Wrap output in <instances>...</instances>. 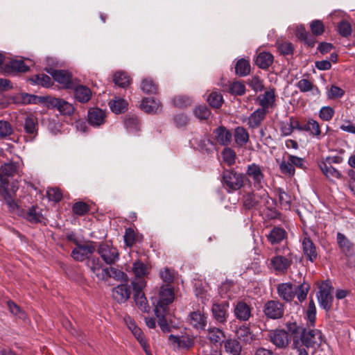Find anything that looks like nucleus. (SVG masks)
I'll list each match as a JSON object with an SVG mask.
<instances>
[{"instance_id": "412c9836", "label": "nucleus", "mask_w": 355, "mask_h": 355, "mask_svg": "<svg viewBox=\"0 0 355 355\" xmlns=\"http://www.w3.org/2000/svg\"><path fill=\"white\" fill-rule=\"evenodd\" d=\"M302 246L304 254L311 262H314L318 258L317 248L313 241L308 236L302 239Z\"/></svg>"}, {"instance_id": "603ef678", "label": "nucleus", "mask_w": 355, "mask_h": 355, "mask_svg": "<svg viewBox=\"0 0 355 355\" xmlns=\"http://www.w3.org/2000/svg\"><path fill=\"white\" fill-rule=\"evenodd\" d=\"M167 312V309H160V308H155V313L158 318V324L160 328L164 331L168 329V326L167 323V320L165 318L166 313Z\"/></svg>"}, {"instance_id": "4be33fe9", "label": "nucleus", "mask_w": 355, "mask_h": 355, "mask_svg": "<svg viewBox=\"0 0 355 355\" xmlns=\"http://www.w3.org/2000/svg\"><path fill=\"white\" fill-rule=\"evenodd\" d=\"M336 241L340 251L347 257L352 256L354 252V245L347 236L340 233L336 234Z\"/></svg>"}, {"instance_id": "c85d7f7f", "label": "nucleus", "mask_w": 355, "mask_h": 355, "mask_svg": "<svg viewBox=\"0 0 355 355\" xmlns=\"http://www.w3.org/2000/svg\"><path fill=\"white\" fill-rule=\"evenodd\" d=\"M267 111L260 108L253 112L248 118V125L251 128H257L260 126L266 118Z\"/></svg>"}, {"instance_id": "de8ad7c7", "label": "nucleus", "mask_w": 355, "mask_h": 355, "mask_svg": "<svg viewBox=\"0 0 355 355\" xmlns=\"http://www.w3.org/2000/svg\"><path fill=\"white\" fill-rule=\"evenodd\" d=\"M125 126L130 132H137L139 130L140 123L137 116H127L125 119Z\"/></svg>"}, {"instance_id": "e2e57ef3", "label": "nucleus", "mask_w": 355, "mask_h": 355, "mask_svg": "<svg viewBox=\"0 0 355 355\" xmlns=\"http://www.w3.org/2000/svg\"><path fill=\"white\" fill-rule=\"evenodd\" d=\"M310 28L312 33L315 36L321 35L324 31L322 21L318 19L313 20L310 24Z\"/></svg>"}, {"instance_id": "ea45409f", "label": "nucleus", "mask_w": 355, "mask_h": 355, "mask_svg": "<svg viewBox=\"0 0 355 355\" xmlns=\"http://www.w3.org/2000/svg\"><path fill=\"white\" fill-rule=\"evenodd\" d=\"M24 128L27 134L34 135L37 131V119L33 114L26 116Z\"/></svg>"}, {"instance_id": "423d86ee", "label": "nucleus", "mask_w": 355, "mask_h": 355, "mask_svg": "<svg viewBox=\"0 0 355 355\" xmlns=\"http://www.w3.org/2000/svg\"><path fill=\"white\" fill-rule=\"evenodd\" d=\"M97 252L108 265L114 264L119 259V253L117 248L109 243H101L99 245Z\"/></svg>"}, {"instance_id": "393cba45", "label": "nucleus", "mask_w": 355, "mask_h": 355, "mask_svg": "<svg viewBox=\"0 0 355 355\" xmlns=\"http://www.w3.org/2000/svg\"><path fill=\"white\" fill-rule=\"evenodd\" d=\"M168 340L171 344H177L178 348L188 349L194 345V338L189 335L178 336L171 334Z\"/></svg>"}, {"instance_id": "c756f323", "label": "nucleus", "mask_w": 355, "mask_h": 355, "mask_svg": "<svg viewBox=\"0 0 355 355\" xmlns=\"http://www.w3.org/2000/svg\"><path fill=\"white\" fill-rule=\"evenodd\" d=\"M92 94L91 89L86 86L78 85L74 88V98L81 103H87L91 99Z\"/></svg>"}, {"instance_id": "f257e3e1", "label": "nucleus", "mask_w": 355, "mask_h": 355, "mask_svg": "<svg viewBox=\"0 0 355 355\" xmlns=\"http://www.w3.org/2000/svg\"><path fill=\"white\" fill-rule=\"evenodd\" d=\"M322 342V332L316 329H304L301 336L296 337L294 340V349H296L297 355H309L304 347L316 349L320 346Z\"/></svg>"}, {"instance_id": "e433bc0d", "label": "nucleus", "mask_w": 355, "mask_h": 355, "mask_svg": "<svg viewBox=\"0 0 355 355\" xmlns=\"http://www.w3.org/2000/svg\"><path fill=\"white\" fill-rule=\"evenodd\" d=\"M208 338L214 344H221L225 338L223 331L218 327H209L207 329Z\"/></svg>"}, {"instance_id": "338daca9", "label": "nucleus", "mask_w": 355, "mask_h": 355, "mask_svg": "<svg viewBox=\"0 0 355 355\" xmlns=\"http://www.w3.org/2000/svg\"><path fill=\"white\" fill-rule=\"evenodd\" d=\"M309 290V286L307 284L303 283L297 286V293L295 295L300 302L306 299Z\"/></svg>"}, {"instance_id": "6e6552de", "label": "nucleus", "mask_w": 355, "mask_h": 355, "mask_svg": "<svg viewBox=\"0 0 355 355\" xmlns=\"http://www.w3.org/2000/svg\"><path fill=\"white\" fill-rule=\"evenodd\" d=\"M263 313L268 318L279 319L284 314V305L279 300H269L263 306Z\"/></svg>"}, {"instance_id": "72a5a7b5", "label": "nucleus", "mask_w": 355, "mask_h": 355, "mask_svg": "<svg viewBox=\"0 0 355 355\" xmlns=\"http://www.w3.org/2000/svg\"><path fill=\"white\" fill-rule=\"evenodd\" d=\"M274 57L268 52H261L258 54L255 63L256 64L262 69H268L273 62Z\"/></svg>"}, {"instance_id": "a878e982", "label": "nucleus", "mask_w": 355, "mask_h": 355, "mask_svg": "<svg viewBox=\"0 0 355 355\" xmlns=\"http://www.w3.org/2000/svg\"><path fill=\"white\" fill-rule=\"evenodd\" d=\"M235 334L238 339L247 344L251 343L256 338V336L248 324L241 325L236 329Z\"/></svg>"}, {"instance_id": "680f3d73", "label": "nucleus", "mask_w": 355, "mask_h": 355, "mask_svg": "<svg viewBox=\"0 0 355 355\" xmlns=\"http://www.w3.org/2000/svg\"><path fill=\"white\" fill-rule=\"evenodd\" d=\"M46 195L50 200L60 202L62 198L61 191L56 187L49 188L46 191Z\"/></svg>"}, {"instance_id": "5fc2aeb1", "label": "nucleus", "mask_w": 355, "mask_h": 355, "mask_svg": "<svg viewBox=\"0 0 355 355\" xmlns=\"http://www.w3.org/2000/svg\"><path fill=\"white\" fill-rule=\"evenodd\" d=\"M141 89L147 94L155 93L157 90V86L150 78H145L141 81Z\"/></svg>"}, {"instance_id": "052dcab7", "label": "nucleus", "mask_w": 355, "mask_h": 355, "mask_svg": "<svg viewBox=\"0 0 355 355\" xmlns=\"http://www.w3.org/2000/svg\"><path fill=\"white\" fill-rule=\"evenodd\" d=\"M194 115L200 120L207 119L211 112L209 108L205 105H200L195 108L193 110Z\"/></svg>"}, {"instance_id": "f03ea898", "label": "nucleus", "mask_w": 355, "mask_h": 355, "mask_svg": "<svg viewBox=\"0 0 355 355\" xmlns=\"http://www.w3.org/2000/svg\"><path fill=\"white\" fill-rule=\"evenodd\" d=\"M263 168V166L256 163H252L247 166L245 170V175L250 179L254 188L257 191L263 189L265 184Z\"/></svg>"}, {"instance_id": "f8f14e48", "label": "nucleus", "mask_w": 355, "mask_h": 355, "mask_svg": "<svg viewBox=\"0 0 355 355\" xmlns=\"http://www.w3.org/2000/svg\"><path fill=\"white\" fill-rule=\"evenodd\" d=\"M75 244L76 248L72 250L71 257L78 261H84L96 250L95 246L91 243L80 244L78 241H75Z\"/></svg>"}, {"instance_id": "6ab92c4d", "label": "nucleus", "mask_w": 355, "mask_h": 355, "mask_svg": "<svg viewBox=\"0 0 355 355\" xmlns=\"http://www.w3.org/2000/svg\"><path fill=\"white\" fill-rule=\"evenodd\" d=\"M47 72L51 75L54 80L62 85L64 88H71V75L64 70H55L49 69Z\"/></svg>"}, {"instance_id": "864d4df0", "label": "nucleus", "mask_w": 355, "mask_h": 355, "mask_svg": "<svg viewBox=\"0 0 355 355\" xmlns=\"http://www.w3.org/2000/svg\"><path fill=\"white\" fill-rule=\"evenodd\" d=\"M37 96L27 93H20L15 96V101L17 103L30 104L36 102Z\"/></svg>"}, {"instance_id": "5701e85b", "label": "nucleus", "mask_w": 355, "mask_h": 355, "mask_svg": "<svg viewBox=\"0 0 355 355\" xmlns=\"http://www.w3.org/2000/svg\"><path fill=\"white\" fill-rule=\"evenodd\" d=\"M252 309L250 305L243 301L238 302L234 309V313L236 319L241 321H248L252 314Z\"/></svg>"}, {"instance_id": "20e7f679", "label": "nucleus", "mask_w": 355, "mask_h": 355, "mask_svg": "<svg viewBox=\"0 0 355 355\" xmlns=\"http://www.w3.org/2000/svg\"><path fill=\"white\" fill-rule=\"evenodd\" d=\"M132 270L135 275V279L132 282L133 289L142 290L146 286L144 277L148 273V266L140 260H137L132 264Z\"/></svg>"}, {"instance_id": "4468645a", "label": "nucleus", "mask_w": 355, "mask_h": 355, "mask_svg": "<svg viewBox=\"0 0 355 355\" xmlns=\"http://www.w3.org/2000/svg\"><path fill=\"white\" fill-rule=\"evenodd\" d=\"M279 297L285 302L293 301L297 293V286L291 282L281 283L277 286Z\"/></svg>"}, {"instance_id": "bf43d9fd", "label": "nucleus", "mask_w": 355, "mask_h": 355, "mask_svg": "<svg viewBox=\"0 0 355 355\" xmlns=\"http://www.w3.org/2000/svg\"><path fill=\"white\" fill-rule=\"evenodd\" d=\"M229 92L232 94L241 96L245 92V85L239 81L233 82L230 85Z\"/></svg>"}, {"instance_id": "9b49d317", "label": "nucleus", "mask_w": 355, "mask_h": 355, "mask_svg": "<svg viewBox=\"0 0 355 355\" xmlns=\"http://www.w3.org/2000/svg\"><path fill=\"white\" fill-rule=\"evenodd\" d=\"M317 297L320 307L327 311H329L334 300L332 287L328 283L323 284L320 288Z\"/></svg>"}, {"instance_id": "2f4dec72", "label": "nucleus", "mask_w": 355, "mask_h": 355, "mask_svg": "<svg viewBox=\"0 0 355 355\" xmlns=\"http://www.w3.org/2000/svg\"><path fill=\"white\" fill-rule=\"evenodd\" d=\"M215 139L223 146L228 145L232 141L231 132L224 126H220L214 130Z\"/></svg>"}, {"instance_id": "3c124183", "label": "nucleus", "mask_w": 355, "mask_h": 355, "mask_svg": "<svg viewBox=\"0 0 355 355\" xmlns=\"http://www.w3.org/2000/svg\"><path fill=\"white\" fill-rule=\"evenodd\" d=\"M174 106L184 108L191 105L193 100L191 98L185 95H179L174 97L172 100Z\"/></svg>"}, {"instance_id": "c9c22d12", "label": "nucleus", "mask_w": 355, "mask_h": 355, "mask_svg": "<svg viewBox=\"0 0 355 355\" xmlns=\"http://www.w3.org/2000/svg\"><path fill=\"white\" fill-rule=\"evenodd\" d=\"M234 140L236 144L240 146H244L249 141V133L246 129L242 126H239L234 130Z\"/></svg>"}, {"instance_id": "1a4fd4ad", "label": "nucleus", "mask_w": 355, "mask_h": 355, "mask_svg": "<svg viewBox=\"0 0 355 355\" xmlns=\"http://www.w3.org/2000/svg\"><path fill=\"white\" fill-rule=\"evenodd\" d=\"M187 322L196 331H200L205 329L207 316L203 311H193L188 314Z\"/></svg>"}, {"instance_id": "8fccbe9b", "label": "nucleus", "mask_w": 355, "mask_h": 355, "mask_svg": "<svg viewBox=\"0 0 355 355\" xmlns=\"http://www.w3.org/2000/svg\"><path fill=\"white\" fill-rule=\"evenodd\" d=\"M113 80L116 85L123 88L128 86L130 83V77L123 71L116 72Z\"/></svg>"}, {"instance_id": "a18cd8bd", "label": "nucleus", "mask_w": 355, "mask_h": 355, "mask_svg": "<svg viewBox=\"0 0 355 355\" xmlns=\"http://www.w3.org/2000/svg\"><path fill=\"white\" fill-rule=\"evenodd\" d=\"M105 270H107L106 272L107 280L108 279V278L112 277L118 281H121L124 282H128V276L122 270L113 267L106 268Z\"/></svg>"}, {"instance_id": "473e14b6", "label": "nucleus", "mask_w": 355, "mask_h": 355, "mask_svg": "<svg viewBox=\"0 0 355 355\" xmlns=\"http://www.w3.org/2000/svg\"><path fill=\"white\" fill-rule=\"evenodd\" d=\"M296 87L299 89L301 92L305 93L311 92L313 96H320V91L318 87L308 79H301L296 83Z\"/></svg>"}, {"instance_id": "69168bd1", "label": "nucleus", "mask_w": 355, "mask_h": 355, "mask_svg": "<svg viewBox=\"0 0 355 355\" xmlns=\"http://www.w3.org/2000/svg\"><path fill=\"white\" fill-rule=\"evenodd\" d=\"M345 91L340 87L332 85L327 92V97L329 99L339 98L344 96Z\"/></svg>"}, {"instance_id": "39448f33", "label": "nucleus", "mask_w": 355, "mask_h": 355, "mask_svg": "<svg viewBox=\"0 0 355 355\" xmlns=\"http://www.w3.org/2000/svg\"><path fill=\"white\" fill-rule=\"evenodd\" d=\"M243 177L242 173L226 170L223 175V184L229 191H237L243 185Z\"/></svg>"}, {"instance_id": "a211bd4d", "label": "nucleus", "mask_w": 355, "mask_h": 355, "mask_svg": "<svg viewBox=\"0 0 355 355\" xmlns=\"http://www.w3.org/2000/svg\"><path fill=\"white\" fill-rule=\"evenodd\" d=\"M19 165L17 162H10L4 163L0 168V181L5 187L8 183L7 177L15 175L18 173Z\"/></svg>"}, {"instance_id": "aec40b11", "label": "nucleus", "mask_w": 355, "mask_h": 355, "mask_svg": "<svg viewBox=\"0 0 355 355\" xmlns=\"http://www.w3.org/2000/svg\"><path fill=\"white\" fill-rule=\"evenodd\" d=\"M88 122L94 127H99L105 122L106 113L103 110L98 107H93L89 110Z\"/></svg>"}, {"instance_id": "09e8293b", "label": "nucleus", "mask_w": 355, "mask_h": 355, "mask_svg": "<svg viewBox=\"0 0 355 355\" xmlns=\"http://www.w3.org/2000/svg\"><path fill=\"white\" fill-rule=\"evenodd\" d=\"M109 106L113 112L119 114L127 109L128 103L124 99L117 98L110 101L109 102Z\"/></svg>"}, {"instance_id": "58836bf2", "label": "nucleus", "mask_w": 355, "mask_h": 355, "mask_svg": "<svg viewBox=\"0 0 355 355\" xmlns=\"http://www.w3.org/2000/svg\"><path fill=\"white\" fill-rule=\"evenodd\" d=\"M319 166L322 173L329 180L340 179L342 174L340 171L327 164H319Z\"/></svg>"}, {"instance_id": "bb28decb", "label": "nucleus", "mask_w": 355, "mask_h": 355, "mask_svg": "<svg viewBox=\"0 0 355 355\" xmlns=\"http://www.w3.org/2000/svg\"><path fill=\"white\" fill-rule=\"evenodd\" d=\"M88 266L99 280L107 281L106 272L107 270L102 268V264L98 258H93L89 260L88 261Z\"/></svg>"}, {"instance_id": "774afa93", "label": "nucleus", "mask_w": 355, "mask_h": 355, "mask_svg": "<svg viewBox=\"0 0 355 355\" xmlns=\"http://www.w3.org/2000/svg\"><path fill=\"white\" fill-rule=\"evenodd\" d=\"M73 213L76 215L83 216L89 211V206L84 202H76L72 207Z\"/></svg>"}, {"instance_id": "7ed1b4c3", "label": "nucleus", "mask_w": 355, "mask_h": 355, "mask_svg": "<svg viewBox=\"0 0 355 355\" xmlns=\"http://www.w3.org/2000/svg\"><path fill=\"white\" fill-rule=\"evenodd\" d=\"M260 193H256L254 191L245 194L243 198V206L248 209L257 208L265 205L268 202V193L264 190H260Z\"/></svg>"}, {"instance_id": "cd10ccee", "label": "nucleus", "mask_w": 355, "mask_h": 355, "mask_svg": "<svg viewBox=\"0 0 355 355\" xmlns=\"http://www.w3.org/2000/svg\"><path fill=\"white\" fill-rule=\"evenodd\" d=\"M259 104L261 110L268 112L269 107H272L275 102V94L274 89L266 91L264 94H260L258 98Z\"/></svg>"}, {"instance_id": "9d476101", "label": "nucleus", "mask_w": 355, "mask_h": 355, "mask_svg": "<svg viewBox=\"0 0 355 355\" xmlns=\"http://www.w3.org/2000/svg\"><path fill=\"white\" fill-rule=\"evenodd\" d=\"M293 262L292 253L288 252L285 255H276L271 258L270 266L276 272L285 273Z\"/></svg>"}, {"instance_id": "4c0bfd02", "label": "nucleus", "mask_w": 355, "mask_h": 355, "mask_svg": "<svg viewBox=\"0 0 355 355\" xmlns=\"http://www.w3.org/2000/svg\"><path fill=\"white\" fill-rule=\"evenodd\" d=\"M224 348L227 353L232 355H240L242 346L240 342L236 339H227L224 342Z\"/></svg>"}, {"instance_id": "4d7b16f0", "label": "nucleus", "mask_w": 355, "mask_h": 355, "mask_svg": "<svg viewBox=\"0 0 355 355\" xmlns=\"http://www.w3.org/2000/svg\"><path fill=\"white\" fill-rule=\"evenodd\" d=\"M23 216L31 223H37L41 220L42 215L37 212L34 207L27 209Z\"/></svg>"}, {"instance_id": "b1692460", "label": "nucleus", "mask_w": 355, "mask_h": 355, "mask_svg": "<svg viewBox=\"0 0 355 355\" xmlns=\"http://www.w3.org/2000/svg\"><path fill=\"white\" fill-rule=\"evenodd\" d=\"M131 291L129 286L120 284L112 290V297L119 303L126 302L130 296Z\"/></svg>"}, {"instance_id": "49530a36", "label": "nucleus", "mask_w": 355, "mask_h": 355, "mask_svg": "<svg viewBox=\"0 0 355 355\" xmlns=\"http://www.w3.org/2000/svg\"><path fill=\"white\" fill-rule=\"evenodd\" d=\"M236 73L240 76H245L250 71V64L249 61L241 58L239 60L235 66Z\"/></svg>"}, {"instance_id": "0eeeda50", "label": "nucleus", "mask_w": 355, "mask_h": 355, "mask_svg": "<svg viewBox=\"0 0 355 355\" xmlns=\"http://www.w3.org/2000/svg\"><path fill=\"white\" fill-rule=\"evenodd\" d=\"M125 322L128 327L129 329L132 331V334L135 337V338L138 340V342L140 343L141 346L142 347L143 349L144 350L146 355H153L150 349V346L142 332L140 328H139L135 320L132 319L130 317H125Z\"/></svg>"}, {"instance_id": "ddd939ff", "label": "nucleus", "mask_w": 355, "mask_h": 355, "mask_svg": "<svg viewBox=\"0 0 355 355\" xmlns=\"http://www.w3.org/2000/svg\"><path fill=\"white\" fill-rule=\"evenodd\" d=\"M269 340L279 349L286 348L289 343L288 334L283 329H276L268 333Z\"/></svg>"}, {"instance_id": "13d9d810", "label": "nucleus", "mask_w": 355, "mask_h": 355, "mask_svg": "<svg viewBox=\"0 0 355 355\" xmlns=\"http://www.w3.org/2000/svg\"><path fill=\"white\" fill-rule=\"evenodd\" d=\"M208 102L211 107L218 108L223 104V96L219 92H213L208 98Z\"/></svg>"}, {"instance_id": "37998d69", "label": "nucleus", "mask_w": 355, "mask_h": 355, "mask_svg": "<svg viewBox=\"0 0 355 355\" xmlns=\"http://www.w3.org/2000/svg\"><path fill=\"white\" fill-rule=\"evenodd\" d=\"M286 327L287 328V330L289 334L291 335V339H292V347H294V340L296 338V337L301 336V334H302V331H304L305 328H303L300 325H299L297 322H288L286 324Z\"/></svg>"}, {"instance_id": "c03bdc74", "label": "nucleus", "mask_w": 355, "mask_h": 355, "mask_svg": "<svg viewBox=\"0 0 355 355\" xmlns=\"http://www.w3.org/2000/svg\"><path fill=\"white\" fill-rule=\"evenodd\" d=\"M3 199L8 210L12 213L18 214L19 211V206L15 201L14 197L9 193L7 189L3 191Z\"/></svg>"}, {"instance_id": "f3484780", "label": "nucleus", "mask_w": 355, "mask_h": 355, "mask_svg": "<svg viewBox=\"0 0 355 355\" xmlns=\"http://www.w3.org/2000/svg\"><path fill=\"white\" fill-rule=\"evenodd\" d=\"M228 308L227 302L214 303L211 306L213 318L220 324H225L228 316Z\"/></svg>"}, {"instance_id": "2eb2a0df", "label": "nucleus", "mask_w": 355, "mask_h": 355, "mask_svg": "<svg viewBox=\"0 0 355 355\" xmlns=\"http://www.w3.org/2000/svg\"><path fill=\"white\" fill-rule=\"evenodd\" d=\"M174 293L173 288L169 285L162 286L159 291V298L155 308L168 309V305L173 302Z\"/></svg>"}, {"instance_id": "f704fd0d", "label": "nucleus", "mask_w": 355, "mask_h": 355, "mask_svg": "<svg viewBox=\"0 0 355 355\" xmlns=\"http://www.w3.org/2000/svg\"><path fill=\"white\" fill-rule=\"evenodd\" d=\"M159 107V101L153 98H146L141 103V108L147 113H156Z\"/></svg>"}, {"instance_id": "dca6fc26", "label": "nucleus", "mask_w": 355, "mask_h": 355, "mask_svg": "<svg viewBox=\"0 0 355 355\" xmlns=\"http://www.w3.org/2000/svg\"><path fill=\"white\" fill-rule=\"evenodd\" d=\"M50 106L56 108L61 114L71 116L75 111L73 104L59 98H51L48 101Z\"/></svg>"}, {"instance_id": "0e129e2a", "label": "nucleus", "mask_w": 355, "mask_h": 355, "mask_svg": "<svg viewBox=\"0 0 355 355\" xmlns=\"http://www.w3.org/2000/svg\"><path fill=\"white\" fill-rule=\"evenodd\" d=\"M334 114V110L329 106L322 107L319 112V116L325 121H330Z\"/></svg>"}, {"instance_id": "79ce46f5", "label": "nucleus", "mask_w": 355, "mask_h": 355, "mask_svg": "<svg viewBox=\"0 0 355 355\" xmlns=\"http://www.w3.org/2000/svg\"><path fill=\"white\" fill-rule=\"evenodd\" d=\"M135 293L134 295V299L136 304L143 312H148L149 310V306L148 305L147 300L145 297L144 293H142V290L134 289Z\"/></svg>"}, {"instance_id": "7c9ffc66", "label": "nucleus", "mask_w": 355, "mask_h": 355, "mask_svg": "<svg viewBox=\"0 0 355 355\" xmlns=\"http://www.w3.org/2000/svg\"><path fill=\"white\" fill-rule=\"evenodd\" d=\"M300 128L301 131H306L311 136L319 138L321 135V130L319 123L313 119H309L306 123Z\"/></svg>"}, {"instance_id": "6e6d98bb", "label": "nucleus", "mask_w": 355, "mask_h": 355, "mask_svg": "<svg viewBox=\"0 0 355 355\" xmlns=\"http://www.w3.org/2000/svg\"><path fill=\"white\" fill-rule=\"evenodd\" d=\"M279 169L284 175L289 176L294 175L295 170L292 162L289 160V156L288 157V160L284 159L279 164Z\"/></svg>"}, {"instance_id": "a19ab883", "label": "nucleus", "mask_w": 355, "mask_h": 355, "mask_svg": "<svg viewBox=\"0 0 355 355\" xmlns=\"http://www.w3.org/2000/svg\"><path fill=\"white\" fill-rule=\"evenodd\" d=\"M286 232L282 227H274L268 236V241L272 244L279 243L286 237Z\"/></svg>"}]
</instances>
